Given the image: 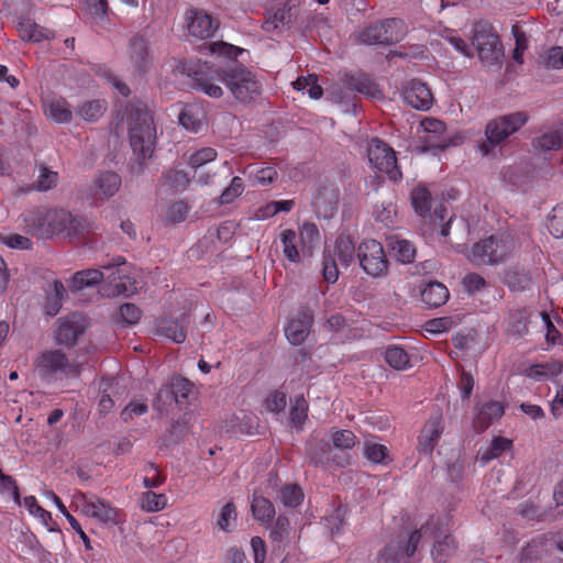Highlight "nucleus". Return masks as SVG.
<instances>
[{"label":"nucleus","mask_w":563,"mask_h":563,"mask_svg":"<svg viewBox=\"0 0 563 563\" xmlns=\"http://www.w3.org/2000/svg\"><path fill=\"white\" fill-rule=\"evenodd\" d=\"M180 71L192 80L191 87L211 98H221L223 82L232 96L242 103L254 101L262 93V84L256 75L243 65L221 67L209 62H188L179 66Z\"/></svg>","instance_id":"obj_1"},{"label":"nucleus","mask_w":563,"mask_h":563,"mask_svg":"<svg viewBox=\"0 0 563 563\" xmlns=\"http://www.w3.org/2000/svg\"><path fill=\"white\" fill-rule=\"evenodd\" d=\"M128 132L131 148L140 159L152 157L156 129L147 104L141 101L132 102L126 108Z\"/></svg>","instance_id":"obj_2"},{"label":"nucleus","mask_w":563,"mask_h":563,"mask_svg":"<svg viewBox=\"0 0 563 563\" xmlns=\"http://www.w3.org/2000/svg\"><path fill=\"white\" fill-rule=\"evenodd\" d=\"M516 241L511 234L503 233L490 235L479 242H476L467 258L474 265H497L506 261V258L515 251Z\"/></svg>","instance_id":"obj_3"},{"label":"nucleus","mask_w":563,"mask_h":563,"mask_svg":"<svg viewBox=\"0 0 563 563\" xmlns=\"http://www.w3.org/2000/svg\"><path fill=\"white\" fill-rule=\"evenodd\" d=\"M34 369L42 380L52 383L62 377H78L81 365L69 360L60 350L48 349L35 360Z\"/></svg>","instance_id":"obj_4"},{"label":"nucleus","mask_w":563,"mask_h":563,"mask_svg":"<svg viewBox=\"0 0 563 563\" xmlns=\"http://www.w3.org/2000/svg\"><path fill=\"white\" fill-rule=\"evenodd\" d=\"M527 121L528 114L522 111L500 115L488 121L485 128L486 140L478 143V150L484 156L489 155L495 147L517 132Z\"/></svg>","instance_id":"obj_5"},{"label":"nucleus","mask_w":563,"mask_h":563,"mask_svg":"<svg viewBox=\"0 0 563 563\" xmlns=\"http://www.w3.org/2000/svg\"><path fill=\"white\" fill-rule=\"evenodd\" d=\"M406 26L402 20L396 18L378 20L368 23L356 35V41L363 45H394L402 40Z\"/></svg>","instance_id":"obj_6"},{"label":"nucleus","mask_w":563,"mask_h":563,"mask_svg":"<svg viewBox=\"0 0 563 563\" xmlns=\"http://www.w3.org/2000/svg\"><path fill=\"white\" fill-rule=\"evenodd\" d=\"M422 531L423 539L433 542L431 556L435 562L445 563L455 553L457 545L445 518L431 516L422 525Z\"/></svg>","instance_id":"obj_7"},{"label":"nucleus","mask_w":563,"mask_h":563,"mask_svg":"<svg viewBox=\"0 0 563 563\" xmlns=\"http://www.w3.org/2000/svg\"><path fill=\"white\" fill-rule=\"evenodd\" d=\"M472 46L475 48L482 64L486 67L501 66L504 47L494 27L485 22L476 23L472 36Z\"/></svg>","instance_id":"obj_8"},{"label":"nucleus","mask_w":563,"mask_h":563,"mask_svg":"<svg viewBox=\"0 0 563 563\" xmlns=\"http://www.w3.org/2000/svg\"><path fill=\"white\" fill-rule=\"evenodd\" d=\"M64 209L37 208L23 214L26 232L38 239H49L58 234V228L65 220Z\"/></svg>","instance_id":"obj_9"},{"label":"nucleus","mask_w":563,"mask_h":563,"mask_svg":"<svg viewBox=\"0 0 563 563\" xmlns=\"http://www.w3.org/2000/svg\"><path fill=\"white\" fill-rule=\"evenodd\" d=\"M356 256L363 271L374 277L379 278L387 275L388 260L383 245L376 240L363 241L357 250Z\"/></svg>","instance_id":"obj_10"},{"label":"nucleus","mask_w":563,"mask_h":563,"mask_svg":"<svg viewBox=\"0 0 563 563\" xmlns=\"http://www.w3.org/2000/svg\"><path fill=\"white\" fill-rule=\"evenodd\" d=\"M367 155L373 167L385 173L390 180L397 181L401 178V172L397 165L395 151L387 143L377 137L372 139Z\"/></svg>","instance_id":"obj_11"},{"label":"nucleus","mask_w":563,"mask_h":563,"mask_svg":"<svg viewBox=\"0 0 563 563\" xmlns=\"http://www.w3.org/2000/svg\"><path fill=\"white\" fill-rule=\"evenodd\" d=\"M422 526L413 530L407 537L390 541L379 553L382 563H399L406 558H411L418 551L423 539Z\"/></svg>","instance_id":"obj_12"},{"label":"nucleus","mask_w":563,"mask_h":563,"mask_svg":"<svg viewBox=\"0 0 563 563\" xmlns=\"http://www.w3.org/2000/svg\"><path fill=\"white\" fill-rule=\"evenodd\" d=\"M421 128L426 133L422 136V145L420 152L444 151L453 144L452 137L446 135V125L443 121L435 118H426L421 121Z\"/></svg>","instance_id":"obj_13"},{"label":"nucleus","mask_w":563,"mask_h":563,"mask_svg":"<svg viewBox=\"0 0 563 563\" xmlns=\"http://www.w3.org/2000/svg\"><path fill=\"white\" fill-rule=\"evenodd\" d=\"M312 323V310L309 307H301L285 329L287 340L294 345L301 344L306 340Z\"/></svg>","instance_id":"obj_14"},{"label":"nucleus","mask_w":563,"mask_h":563,"mask_svg":"<svg viewBox=\"0 0 563 563\" xmlns=\"http://www.w3.org/2000/svg\"><path fill=\"white\" fill-rule=\"evenodd\" d=\"M404 100L416 110L428 111L433 103L430 88L418 79H412L402 92Z\"/></svg>","instance_id":"obj_15"},{"label":"nucleus","mask_w":563,"mask_h":563,"mask_svg":"<svg viewBox=\"0 0 563 563\" xmlns=\"http://www.w3.org/2000/svg\"><path fill=\"white\" fill-rule=\"evenodd\" d=\"M475 417L473 428L476 432H484L496 420L500 419L505 413V406L500 401L489 400L477 404L475 407Z\"/></svg>","instance_id":"obj_16"},{"label":"nucleus","mask_w":563,"mask_h":563,"mask_svg":"<svg viewBox=\"0 0 563 563\" xmlns=\"http://www.w3.org/2000/svg\"><path fill=\"white\" fill-rule=\"evenodd\" d=\"M187 21L189 34L201 40L212 36L219 26L211 15L202 10L192 9L188 11Z\"/></svg>","instance_id":"obj_17"},{"label":"nucleus","mask_w":563,"mask_h":563,"mask_svg":"<svg viewBox=\"0 0 563 563\" xmlns=\"http://www.w3.org/2000/svg\"><path fill=\"white\" fill-rule=\"evenodd\" d=\"M551 552V539L543 534L528 542L519 552L517 560L518 563H539L548 558Z\"/></svg>","instance_id":"obj_18"},{"label":"nucleus","mask_w":563,"mask_h":563,"mask_svg":"<svg viewBox=\"0 0 563 563\" xmlns=\"http://www.w3.org/2000/svg\"><path fill=\"white\" fill-rule=\"evenodd\" d=\"M65 220L62 221L58 228V234L64 233L67 238L77 243L84 242L89 232L90 224L86 218L81 216H73L69 211L64 210Z\"/></svg>","instance_id":"obj_19"},{"label":"nucleus","mask_w":563,"mask_h":563,"mask_svg":"<svg viewBox=\"0 0 563 563\" xmlns=\"http://www.w3.org/2000/svg\"><path fill=\"white\" fill-rule=\"evenodd\" d=\"M339 191L331 185H322L314 196L313 206L319 217L332 218L338 209Z\"/></svg>","instance_id":"obj_20"},{"label":"nucleus","mask_w":563,"mask_h":563,"mask_svg":"<svg viewBox=\"0 0 563 563\" xmlns=\"http://www.w3.org/2000/svg\"><path fill=\"white\" fill-rule=\"evenodd\" d=\"M442 415L431 417L424 424L419 435L418 450L424 454L433 451L437 441L443 432Z\"/></svg>","instance_id":"obj_21"},{"label":"nucleus","mask_w":563,"mask_h":563,"mask_svg":"<svg viewBox=\"0 0 563 563\" xmlns=\"http://www.w3.org/2000/svg\"><path fill=\"white\" fill-rule=\"evenodd\" d=\"M82 333L84 327L75 316L67 319H58V327L54 336L55 343L58 345L74 346Z\"/></svg>","instance_id":"obj_22"},{"label":"nucleus","mask_w":563,"mask_h":563,"mask_svg":"<svg viewBox=\"0 0 563 563\" xmlns=\"http://www.w3.org/2000/svg\"><path fill=\"white\" fill-rule=\"evenodd\" d=\"M130 59L137 71H146L151 65V53L147 41L141 34L133 35L129 41Z\"/></svg>","instance_id":"obj_23"},{"label":"nucleus","mask_w":563,"mask_h":563,"mask_svg":"<svg viewBox=\"0 0 563 563\" xmlns=\"http://www.w3.org/2000/svg\"><path fill=\"white\" fill-rule=\"evenodd\" d=\"M386 246L391 257L398 263L411 264L413 263L417 254L415 245L398 235H389L386 238Z\"/></svg>","instance_id":"obj_24"},{"label":"nucleus","mask_w":563,"mask_h":563,"mask_svg":"<svg viewBox=\"0 0 563 563\" xmlns=\"http://www.w3.org/2000/svg\"><path fill=\"white\" fill-rule=\"evenodd\" d=\"M188 324L189 319L186 314L178 319H162L157 324V332L175 343H183L187 336Z\"/></svg>","instance_id":"obj_25"},{"label":"nucleus","mask_w":563,"mask_h":563,"mask_svg":"<svg viewBox=\"0 0 563 563\" xmlns=\"http://www.w3.org/2000/svg\"><path fill=\"white\" fill-rule=\"evenodd\" d=\"M121 176L115 172H102L95 179V197L109 199L113 197L121 187Z\"/></svg>","instance_id":"obj_26"},{"label":"nucleus","mask_w":563,"mask_h":563,"mask_svg":"<svg viewBox=\"0 0 563 563\" xmlns=\"http://www.w3.org/2000/svg\"><path fill=\"white\" fill-rule=\"evenodd\" d=\"M81 498L86 501L84 506V512L86 515L91 516L103 523L115 521L118 510L111 507L110 504L99 498L96 500H86L85 494H81Z\"/></svg>","instance_id":"obj_27"},{"label":"nucleus","mask_w":563,"mask_h":563,"mask_svg":"<svg viewBox=\"0 0 563 563\" xmlns=\"http://www.w3.org/2000/svg\"><path fill=\"white\" fill-rule=\"evenodd\" d=\"M16 30L20 37L26 42H41L42 40H49L53 36V32L46 27H43L27 18H19Z\"/></svg>","instance_id":"obj_28"},{"label":"nucleus","mask_w":563,"mask_h":563,"mask_svg":"<svg viewBox=\"0 0 563 563\" xmlns=\"http://www.w3.org/2000/svg\"><path fill=\"white\" fill-rule=\"evenodd\" d=\"M528 269L514 265L505 269L503 282L511 291H525L531 284Z\"/></svg>","instance_id":"obj_29"},{"label":"nucleus","mask_w":563,"mask_h":563,"mask_svg":"<svg viewBox=\"0 0 563 563\" xmlns=\"http://www.w3.org/2000/svg\"><path fill=\"white\" fill-rule=\"evenodd\" d=\"M449 297L448 288L439 282H430L421 289V300L428 308L441 307Z\"/></svg>","instance_id":"obj_30"},{"label":"nucleus","mask_w":563,"mask_h":563,"mask_svg":"<svg viewBox=\"0 0 563 563\" xmlns=\"http://www.w3.org/2000/svg\"><path fill=\"white\" fill-rule=\"evenodd\" d=\"M66 297L67 291L64 284L60 280L55 279L46 290V314L51 317L56 316L59 312L63 306V301Z\"/></svg>","instance_id":"obj_31"},{"label":"nucleus","mask_w":563,"mask_h":563,"mask_svg":"<svg viewBox=\"0 0 563 563\" xmlns=\"http://www.w3.org/2000/svg\"><path fill=\"white\" fill-rule=\"evenodd\" d=\"M109 283L110 285H113V289L109 291L108 295H123L125 297H130L137 290L135 279L125 274L121 275L120 269L109 275Z\"/></svg>","instance_id":"obj_32"},{"label":"nucleus","mask_w":563,"mask_h":563,"mask_svg":"<svg viewBox=\"0 0 563 563\" xmlns=\"http://www.w3.org/2000/svg\"><path fill=\"white\" fill-rule=\"evenodd\" d=\"M104 278L103 272L100 269L88 268L76 272L71 278V291H79L87 287H92L101 283Z\"/></svg>","instance_id":"obj_33"},{"label":"nucleus","mask_w":563,"mask_h":563,"mask_svg":"<svg viewBox=\"0 0 563 563\" xmlns=\"http://www.w3.org/2000/svg\"><path fill=\"white\" fill-rule=\"evenodd\" d=\"M410 200L416 213L421 218L431 217V192L424 186H417L411 190Z\"/></svg>","instance_id":"obj_34"},{"label":"nucleus","mask_w":563,"mask_h":563,"mask_svg":"<svg viewBox=\"0 0 563 563\" xmlns=\"http://www.w3.org/2000/svg\"><path fill=\"white\" fill-rule=\"evenodd\" d=\"M46 115L56 123H69L73 119V112L69 103L63 99L52 100L46 108Z\"/></svg>","instance_id":"obj_35"},{"label":"nucleus","mask_w":563,"mask_h":563,"mask_svg":"<svg viewBox=\"0 0 563 563\" xmlns=\"http://www.w3.org/2000/svg\"><path fill=\"white\" fill-rule=\"evenodd\" d=\"M299 4L300 0H287L283 7L277 8L271 15L280 26L289 27L298 16Z\"/></svg>","instance_id":"obj_36"},{"label":"nucleus","mask_w":563,"mask_h":563,"mask_svg":"<svg viewBox=\"0 0 563 563\" xmlns=\"http://www.w3.org/2000/svg\"><path fill=\"white\" fill-rule=\"evenodd\" d=\"M536 150L541 152L556 151L563 147V132L559 130L549 131L532 142Z\"/></svg>","instance_id":"obj_37"},{"label":"nucleus","mask_w":563,"mask_h":563,"mask_svg":"<svg viewBox=\"0 0 563 563\" xmlns=\"http://www.w3.org/2000/svg\"><path fill=\"white\" fill-rule=\"evenodd\" d=\"M107 110V102L104 100H90L86 101L76 111L77 115L87 122L98 121Z\"/></svg>","instance_id":"obj_38"},{"label":"nucleus","mask_w":563,"mask_h":563,"mask_svg":"<svg viewBox=\"0 0 563 563\" xmlns=\"http://www.w3.org/2000/svg\"><path fill=\"white\" fill-rule=\"evenodd\" d=\"M251 510L254 519L262 522H268L275 516L274 505L263 496H253Z\"/></svg>","instance_id":"obj_39"},{"label":"nucleus","mask_w":563,"mask_h":563,"mask_svg":"<svg viewBox=\"0 0 563 563\" xmlns=\"http://www.w3.org/2000/svg\"><path fill=\"white\" fill-rule=\"evenodd\" d=\"M347 87L371 98H379L382 96L378 86L366 76H351L347 80Z\"/></svg>","instance_id":"obj_40"},{"label":"nucleus","mask_w":563,"mask_h":563,"mask_svg":"<svg viewBox=\"0 0 563 563\" xmlns=\"http://www.w3.org/2000/svg\"><path fill=\"white\" fill-rule=\"evenodd\" d=\"M290 531L291 528L289 519L284 515H279L275 523L271 528L269 539L272 540V542L280 545L288 541Z\"/></svg>","instance_id":"obj_41"},{"label":"nucleus","mask_w":563,"mask_h":563,"mask_svg":"<svg viewBox=\"0 0 563 563\" xmlns=\"http://www.w3.org/2000/svg\"><path fill=\"white\" fill-rule=\"evenodd\" d=\"M385 361L389 366L397 371L406 369L410 366L408 353L399 346H389L385 352Z\"/></svg>","instance_id":"obj_42"},{"label":"nucleus","mask_w":563,"mask_h":563,"mask_svg":"<svg viewBox=\"0 0 563 563\" xmlns=\"http://www.w3.org/2000/svg\"><path fill=\"white\" fill-rule=\"evenodd\" d=\"M297 234L291 229H286L280 233V240L283 243V253L287 260L292 263L300 261V254L296 245Z\"/></svg>","instance_id":"obj_43"},{"label":"nucleus","mask_w":563,"mask_h":563,"mask_svg":"<svg viewBox=\"0 0 563 563\" xmlns=\"http://www.w3.org/2000/svg\"><path fill=\"white\" fill-rule=\"evenodd\" d=\"M179 124L190 132H198L201 125L200 111L192 107H185L178 117Z\"/></svg>","instance_id":"obj_44"},{"label":"nucleus","mask_w":563,"mask_h":563,"mask_svg":"<svg viewBox=\"0 0 563 563\" xmlns=\"http://www.w3.org/2000/svg\"><path fill=\"white\" fill-rule=\"evenodd\" d=\"M173 404H175V396L173 394V389L170 388L169 384L163 385L158 389L153 400V408L157 410L161 415H164L169 411Z\"/></svg>","instance_id":"obj_45"},{"label":"nucleus","mask_w":563,"mask_h":563,"mask_svg":"<svg viewBox=\"0 0 563 563\" xmlns=\"http://www.w3.org/2000/svg\"><path fill=\"white\" fill-rule=\"evenodd\" d=\"M528 312L525 309H519L510 313L508 320V331L517 336H522L527 333L528 328Z\"/></svg>","instance_id":"obj_46"},{"label":"nucleus","mask_w":563,"mask_h":563,"mask_svg":"<svg viewBox=\"0 0 563 563\" xmlns=\"http://www.w3.org/2000/svg\"><path fill=\"white\" fill-rule=\"evenodd\" d=\"M175 396V404H181L192 390V384L179 375L173 376L168 383Z\"/></svg>","instance_id":"obj_47"},{"label":"nucleus","mask_w":563,"mask_h":563,"mask_svg":"<svg viewBox=\"0 0 563 563\" xmlns=\"http://www.w3.org/2000/svg\"><path fill=\"white\" fill-rule=\"evenodd\" d=\"M510 446H511L510 440L503 438V437H497L492 441L489 448L482 453L481 461L484 463H487L494 459H497L505 451H507Z\"/></svg>","instance_id":"obj_48"},{"label":"nucleus","mask_w":563,"mask_h":563,"mask_svg":"<svg viewBox=\"0 0 563 563\" xmlns=\"http://www.w3.org/2000/svg\"><path fill=\"white\" fill-rule=\"evenodd\" d=\"M236 521V508L233 501L227 503L220 510L219 517L217 519V526L229 532L234 527Z\"/></svg>","instance_id":"obj_49"},{"label":"nucleus","mask_w":563,"mask_h":563,"mask_svg":"<svg viewBox=\"0 0 563 563\" xmlns=\"http://www.w3.org/2000/svg\"><path fill=\"white\" fill-rule=\"evenodd\" d=\"M308 404L302 395L297 396L290 409V423L299 428L307 419Z\"/></svg>","instance_id":"obj_50"},{"label":"nucleus","mask_w":563,"mask_h":563,"mask_svg":"<svg viewBox=\"0 0 563 563\" xmlns=\"http://www.w3.org/2000/svg\"><path fill=\"white\" fill-rule=\"evenodd\" d=\"M114 379H102L100 383L101 396L99 399V410L101 413H108L114 407V399L112 398V388Z\"/></svg>","instance_id":"obj_51"},{"label":"nucleus","mask_w":563,"mask_h":563,"mask_svg":"<svg viewBox=\"0 0 563 563\" xmlns=\"http://www.w3.org/2000/svg\"><path fill=\"white\" fill-rule=\"evenodd\" d=\"M167 498L164 494L147 490L142 495L141 507L146 511H159L166 506Z\"/></svg>","instance_id":"obj_52"},{"label":"nucleus","mask_w":563,"mask_h":563,"mask_svg":"<svg viewBox=\"0 0 563 563\" xmlns=\"http://www.w3.org/2000/svg\"><path fill=\"white\" fill-rule=\"evenodd\" d=\"M335 251L342 265L349 266L354 260V245L350 239L343 236L335 241Z\"/></svg>","instance_id":"obj_53"},{"label":"nucleus","mask_w":563,"mask_h":563,"mask_svg":"<svg viewBox=\"0 0 563 563\" xmlns=\"http://www.w3.org/2000/svg\"><path fill=\"white\" fill-rule=\"evenodd\" d=\"M303 499V493L298 485H287L280 490V500L286 507H297Z\"/></svg>","instance_id":"obj_54"},{"label":"nucleus","mask_w":563,"mask_h":563,"mask_svg":"<svg viewBox=\"0 0 563 563\" xmlns=\"http://www.w3.org/2000/svg\"><path fill=\"white\" fill-rule=\"evenodd\" d=\"M322 275L328 283H335L339 277V269L334 258V254L331 251L323 252L322 258Z\"/></svg>","instance_id":"obj_55"},{"label":"nucleus","mask_w":563,"mask_h":563,"mask_svg":"<svg viewBox=\"0 0 563 563\" xmlns=\"http://www.w3.org/2000/svg\"><path fill=\"white\" fill-rule=\"evenodd\" d=\"M346 507L341 505L336 507L331 515L324 518L325 527L331 534L340 532L344 523Z\"/></svg>","instance_id":"obj_56"},{"label":"nucleus","mask_w":563,"mask_h":563,"mask_svg":"<svg viewBox=\"0 0 563 563\" xmlns=\"http://www.w3.org/2000/svg\"><path fill=\"white\" fill-rule=\"evenodd\" d=\"M86 7L96 22L107 21L109 9L107 0H86Z\"/></svg>","instance_id":"obj_57"},{"label":"nucleus","mask_w":563,"mask_h":563,"mask_svg":"<svg viewBox=\"0 0 563 563\" xmlns=\"http://www.w3.org/2000/svg\"><path fill=\"white\" fill-rule=\"evenodd\" d=\"M387 448L383 444L366 441L364 444V455L373 463H383L387 455Z\"/></svg>","instance_id":"obj_58"},{"label":"nucleus","mask_w":563,"mask_h":563,"mask_svg":"<svg viewBox=\"0 0 563 563\" xmlns=\"http://www.w3.org/2000/svg\"><path fill=\"white\" fill-rule=\"evenodd\" d=\"M243 191V180L241 177L235 176L232 178L231 184L225 188L220 196V203L228 205L239 197Z\"/></svg>","instance_id":"obj_59"},{"label":"nucleus","mask_w":563,"mask_h":563,"mask_svg":"<svg viewBox=\"0 0 563 563\" xmlns=\"http://www.w3.org/2000/svg\"><path fill=\"white\" fill-rule=\"evenodd\" d=\"M189 207L183 200L174 202L167 210L166 220L170 223L184 221L188 214Z\"/></svg>","instance_id":"obj_60"},{"label":"nucleus","mask_w":563,"mask_h":563,"mask_svg":"<svg viewBox=\"0 0 563 563\" xmlns=\"http://www.w3.org/2000/svg\"><path fill=\"white\" fill-rule=\"evenodd\" d=\"M355 434L351 430H338L332 433V442L335 448L347 450L355 445Z\"/></svg>","instance_id":"obj_61"},{"label":"nucleus","mask_w":563,"mask_h":563,"mask_svg":"<svg viewBox=\"0 0 563 563\" xmlns=\"http://www.w3.org/2000/svg\"><path fill=\"white\" fill-rule=\"evenodd\" d=\"M217 157L216 150L211 147H203L194 153L189 158V165L194 168H198L209 162L214 161Z\"/></svg>","instance_id":"obj_62"},{"label":"nucleus","mask_w":563,"mask_h":563,"mask_svg":"<svg viewBox=\"0 0 563 563\" xmlns=\"http://www.w3.org/2000/svg\"><path fill=\"white\" fill-rule=\"evenodd\" d=\"M119 311L122 321L126 324L137 323L142 316L141 309L130 302L121 305Z\"/></svg>","instance_id":"obj_63"},{"label":"nucleus","mask_w":563,"mask_h":563,"mask_svg":"<svg viewBox=\"0 0 563 563\" xmlns=\"http://www.w3.org/2000/svg\"><path fill=\"white\" fill-rule=\"evenodd\" d=\"M549 228L556 238L563 236V206L553 209L549 220Z\"/></svg>","instance_id":"obj_64"}]
</instances>
